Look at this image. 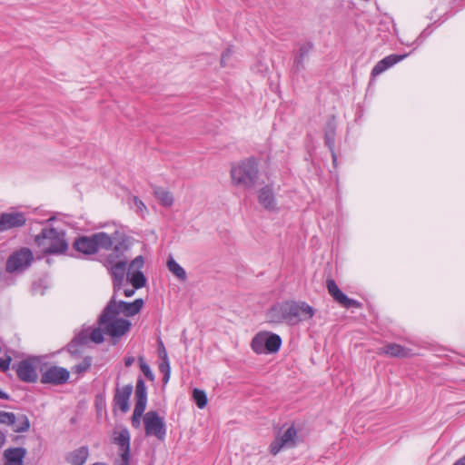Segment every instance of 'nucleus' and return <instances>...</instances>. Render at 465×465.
I'll use <instances>...</instances> for the list:
<instances>
[{
	"label": "nucleus",
	"mask_w": 465,
	"mask_h": 465,
	"mask_svg": "<svg viewBox=\"0 0 465 465\" xmlns=\"http://www.w3.org/2000/svg\"><path fill=\"white\" fill-rule=\"evenodd\" d=\"M314 314L315 310L305 302L284 301L272 305L266 312V318L273 323L296 325L312 319Z\"/></svg>",
	"instance_id": "obj_1"
},
{
	"label": "nucleus",
	"mask_w": 465,
	"mask_h": 465,
	"mask_svg": "<svg viewBox=\"0 0 465 465\" xmlns=\"http://www.w3.org/2000/svg\"><path fill=\"white\" fill-rule=\"evenodd\" d=\"M35 242L45 254H61L68 250L65 232L53 227L43 228Z\"/></svg>",
	"instance_id": "obj_2"
},
{
	"label": "nucleus",
	"mask_w": 465,
	"mask_h": 465,
	"mask_svg": "<svg viewBox=\"0 0 465 465\" xmlns=\"http://www.w3.org/2000/svg\"><path fill=\"white\" fill-rule=\"evenodd\" d=\"M114 244V239L104 232H94L91 235H81L74 239L72 247L74 251L84 255H93L100 250L109 251Z\"/></svg>",
	"instance_id": "obj_3"
},
{
	"label": "nucleus",
	"mask_w": 465,
	"mask_h": 465,
	"mask_svg": "<svg viewBox=\"0 0 465 465\" xmlns=\"http://www.w3.org/2000/svg\"><path fill=\"white\" fill-rule=\"evenodd\" d=\"M258 164L253 158L242 161L231 169L232 183L246 189L252 188L258 178Z\"/></svg>",
	"instance_id": "obj_4"
},
{
	"label": "nucleus",
	"mask_w": 465,
	"mask_h": 465,
	"mask_svg": "<svg viewBox=\"0 0 465 465\" xmlns=\"http://www.w3.org/2000/svg\"><path fill=\"white\" fill-rule=\"evenodd\" d=\"M143 305V300L142 298H138L132 302H127L124 301L117 302L116 293H114L103 310V321L104 322L108 317V314L112 312L114 315H119L122 313L125 317L134 316L140 312Z\"/></svg>",
	"instance_id": "obj_5"
},
{
	"label": "nucleus",
	"mask_w": 465,
	"mask_h": 465,
	"mask_svg": "<svg viewBox=\"0 0 465 465\" xmlns=\"http://www.w3.org/2000/svg\"><path fill=\"white\" fill-rule=\"evenodd\" d=\"M109 237L114 239L113 247L110 249L112 252L107 254L104 259V265L106 269L114 264L120 262L123 260H127L124 255L125 252L129 249V237L119 231H114Z\"/></svg>",
	"instance_id": "obj_6"
},
{
	"label": "nucleus",
	"mask_w": 465,
	"mask_h": 465,
	"mask_svg": "<svg viewBox=\"0 0 465 465\" xmlns=\"http://www.w3.org/2000/svg\"><path fill=\"white\" fill-rule=\"evenodd\" d=\"M98 324L103 328L104 333L113 339L121 338L127 333L132 326L129 320L124 318H118V315L112 313L108 314L105 321H103V312L98 318Z\"/></svg>",
	"instance_id": "obj_7"
},
{
	"label": "nucleus",
	"mask_w": 465,
	"mask_h": 465,
	"mask_svg": "<svg viewBox=\"0 0 465 465\" xmlns=\"http://www.w3.org/2000/svg\"><path fill=\"white\" fill-rule=\"evenodd\" d=\"M282 346V338L275 333L259 332L252 340L251 347L257 354L277 352Z\"/></svg>",
	"instance_id": "obj_8"
},
{
	"label": "nucleus",
	"mask_w": 465,
	"mask_h": 465,
	"mask_svg": "<svg viewBox=\"0 0 465 465\" xmlns=\"http://www.w3.org/2000/svg\"><path fill=\"white\" fill-rule=\"evenodd\" d=\"M41 379L43 384H50L58 386L65 384L70 377V372L66 368L56 365L43 364L40 369Z\"/></svg>",
	"instance_id": "obj_9"
},
{
	"label": "nucleus",
	"mask_w": 465,
	"mask_h": 465,
	"mask_svg": "<svg viewBox=\"0 0 465 465\" xmlns=\"http://www.w3.org/2000/svg\"><path fill=\"white\" fill-rule=\"evenodd\" d=\"M33 260L32 251L27 247H22L7 258L5 271L9 273L24 272L31 265Z\"/></svg>",
	"instance_id": "obj_10"
},
{
	"label": "nucleus",
	"mask_w": 465,
	"mask_h": 465,
	"mask_svg": "<svg viewBox=\"0 0 465 465\" xmlns=\"http://www.w3.org/2000/svg\"><path fill=\"white\" fill-rule=\"evenodd\" d=\"M144 431L146 436H154L159 440H163L166 436V425L164 418L157 411H150L143 415Z\"/></svg>",
	"instance_id": "obj_11"
},
{
	"label": "nucleus",
	"mask_w": 465,
	"mask_h": 465,
	"mask_svg": "<svg viewBox=\"0 0 465 465\" xmlns=\"http://www.w3.org/2000/svg\"><path fill=\"white\" fill-rule=\"evenodd\" d=\"M39 362L35 357H30L13 364L18 379L24 382L35 383L37 381L38 374L35 364Z\"/></svg>",
	"instance_id": "obj_12"
},
{
	"label": "nucleus",
	"mask_w": 465,
	"mask_h": 465,
	"mask_svg": "<svg viewBox=\"0 0 465 465\" xmlns=\"http://www.w3.org/2000/svg\"><path fill=\"white\" fill-rule=\"evenodd\" d=\"M326 288L332 299L343 308L350 309L361 307V303L360 302L351 299L343 293L332 278H328L326 280Z\"/></svg>",
	"instance_id": "obj_13"
},
{
	"label": "nucleus",
	"mask_w": 465,
	"mask_h": 465,
	"mask_svg": "<svg viewBox=\"0 0 465 465\" xmlns=\"http://www.w3.org/2000/svg\"><path fill=\"white\" fill-rule=\"evenodd\" d=\"M297 430L293 426L289 427L282 436H278L270 445V452L276 455L282 448H292L296 444Z\"/></svg>",
	"instance_id": "obj_14"
},
{
	"label": "nucleus",
	"mask_w": 465,
	"mask_h": 465,
	"mask_svg": "<svg viewBox=\"0 0 465 465\" xmlns=\"http://www.w3.org/2000/svg\"><path fill=\"white\" fill-rule=\"evenodd\" d=\"M25 223L26 217L24 213H3L0 214V232L22 227Z\"/></svg>",
	"instance_id": "obj_15"
},
{
	"label": "nucleus",
	"mask_w": 465,
	"mask_h": 465,
	"mask_svg": "<svg viewBox=\"0 0 465 465\" xmlns=\"http://www.w3.org/2000/svg\"><path fill=\"white\" fill-rule=\"evenodd\" d=\"M127 263V260H123L107 269L112 277L114 293H117L123 287Z\"/></svg>",
	"instance_id": "obj_16"
},
{
	"label": "nucleus",
	"mask_w": 465,
	"mask_h": 465,
	"mask_svg": "<svg viewBox=\"0 0 465 465\" xmlns=\"http://www.w3.org/2000/svg\"><path fill=\"white\" fill-rule=\"evenodd\" d=\"M133 385L127 384L123 388L116 387L114 396V404L118 407L123 413H126L129 409V400L133 392Z\"/></svg>",
	"instance_id": "obj_17"
},
{
	"label": "nucleus",
	"mask_w": 465,
	"mask_h": 465,
	"mask_svg": "<svg viewBox=\"0 0 465 465\" xmlns=\"http://www.w3.org/2000/svg\"><path fill=\"white\" fill-rule=\"evenodd\" d=\"M313 49L312 42H306L300 45L294 58L292 64V71L298 74L305 69L304 63L308 60L310 52Z\"/></svg>",
	"instance_id": "obj_18"
},
{
	"label": "nucleus",
	"mask_w": 465,
	"mask_h": 465,
	"mask_svg": "<svg viewBox=\"0 0 465 465\" xmlns=\"http://www.w3.org/2000/svg\"><path fill=\"white\" fill-rule=\"evenodd\" d=\"M406 56H407V54H390V55L384 57L383 59L380 60L371 70V77H376V76L380 75L387 69L391 68L397 63L402 61Z\"/></svg>",
	"instance_id": "obj_19"
},
{
	"label": "nucleus",
	"mask_w": 465,
	"mask_h": 465,
	"mask_svg": "<svg viewBox=\"0 0 465 465\" xmlns=\"http://www.w3.org/2000/svg\"><path fill=\"white\" fill-rule=\"evenodd\" d=\"M335 135H336V124L334 120V116L329 119L324 127V143L325 145L329 148L331 153V157L333 160V163H336L337 157L334 153V143H335Z\"/></svg>",
	"instance_id": "obj_20"
},
{
	"label": "nucleus",
	"mask_w": 465,
	"mask_h": 465,
	"mask_svg": "<svg viewBox=\"0 0 465 465\" xmlns=\"http://www.w3.org/2000/svg\"><path fill=\"white\" fill-rule=\"evenodd\" d=\"M411 350L397 343H387L379 349V354L388 355L394 358H407L411 355Z\"/></svg>",
	"instance_id": "obj_21"
},
{
	"label": "nucleus",
	"mask_w": 465,
	"mask_h": 465,
	"mask_svg": "<svg viewBox=\"0 0 465 465\" xmlns=\"http://www.w3.org/2000/svg\"><path fill=\"white\" fill-rule=\"evenodd\" d=\"M26 450L23 447L8 448L4 451V465H24Z\"/></svg>",
	"instance_id": "obj_22"
},
{
	"label": "nucleus",
	"mask_w": 465,
	"mask_h": 465,
	"mask_svg": "<svg viewBox=\"0 0 465 465\" xmlns=\"http://www.w3.org/2000/svg\"><path fill=\"white\" fill-rule=\"evenodd\" d=\"M134 407L146 409L147 404V388L145 382L142 377H138L134 391Z\"/></svg>",
	"instance_id": "obj_23"
},
{
	"label": "nucleus",
	"mask_w": 465,
	"mask_h": 465,
	"mask_svg": "<svg viewBox=\"0 0 465 465\" xmlns=\"http://www.w3.org/2000/svg\"><path fill=\"white\" fill-rule=\"evenodd\" d=\"M258 201L267 210H274L276 208L275 197L272 189L268 185L262 187L258 194Z\"/></svg>",
	"instance_id": "obj_24"
},
{
	"label": "nucleus",
	"mask_w": 465,
	"mask_h": 465,
	"mask_svg": "<svg viewBox=\"0 0 465 465\" xmlns=\"http://www.w3.org/2000/svg\"><path fill=\"white\" fill-rule=\"evenodd\" d=\"M89 450L86 446H82L66 456V461L72 465H84L88 458Z\"/></svg>",
	"instance_id": "obj_25"
},
{
	"label": "nucleus",
	"mask_w": 465,
	"mask_h": 465,
	"mask_svg": "<svg viewBox=\"0 0 465 465\" xmlns=\"http://www.w3.org/2000/svg\"><path fill=\"white\" fill-rule=\"evenodd\" d=\"M114 442L121 449V453L130 454V433L127 429H123L114 437Z\"/></svg>",
	"instance_id": "obj_26"
},
{
	"label": "nucleus",
	"mask_w": 465,
	"mask_h": 465,
	"mask_svg": "<svg viewBox=\"0 0 465 465\" xmlns=\"http://www.w3.org/2000/svg\"><path fill=\"white\" fill-rule=\"evenodd\" d=\"M153 194L163 206L170 207L173 205V197L168 190L160 186H154Z\"/></svg>",
	"instance_id": "obj_27"
},
{
	"label": "nucleus",
	"mask_w": 465,
	"mask_h": 465,
	"mask_svg": "<svg viewBox=\"0 0 465 465\" xmlns=\"http://www.w3.org/2000/svg\"><path fill=\"white\" fill-rule=\"evenodd\" d=\"M168 270L175 275L179 280L184 282L187 279L185 270L174 261L173 257H170L167 262Z\"/></svg>",
	"instance_id": "obj_28"
},
{
	"label": "nucleus",
	"mask_w": 465,
	"mask_h": 465,
	"mask_svg": "<svg viewBox=\"0 0 465 465\" xmlns=\"http://www.w3.org/2000/svg\"><path fill=\"white\" fill-rule=\"evenodd\" d=\"M13 426V430L15 432H25L30 429V420L25 414H19L16 416V421Z\"/></svg>",
	"instance_id": "obj_29"
},
{
	"label": "nucleus",
	"mask_w": 465,
	"mask_h": 465,
	"mask_svg": "<svg viewBox=\"0 0 465 465\" xmlns=\"http://www.w3.org/2000/svg\"><path fill=\"white\" fill-rule=\"evenodd\" d=\"M130 282L134 289H141L146 284V278L142 271L133 272Z\"/></svg>",
	"instance_id": "obj_30"
},
{
	"label": "nucleus",
	"mask_w": 465,
	"mask_h": 465,
	"mask_svg": "<svg viewBox=\"0 0 465 465\" xmlns=\"http://www.w3.org/2000/svg\"><path fill=\"white\" fill-rule=\"evenodd\" d=\"M193 399L199 409H203L206 407L208 399L204 391L197 388L193 389Z\"/></svg>",
	"instance_id": "obj_31"
},
{
	"label": "nucleus",
	"mask_w": 465,
	"mask_h": 465,
	"mask_svg": "<svg viewBox=\"0 0 465 465\" xmlns=\"http://www.w3.org/2000/svg\"><path fill=\"white\" fill-rule=\"evenodd\" d=\"M159 371L163 374V384H166L171 376V368L168 357H162L161 362L159 363Z\"/></svg>",
	"instance_id": "obj_32"
},
{
	"label": "nucleus",
	"mask_w": 465,
	"mask_h": 465,
	"mask_svg": "<svg viewBox=\"0 0 465 465\" xmlns=\"http://www.w3.org/2000/svg\"><path fill=\"white\" fill-rule=\"evenodd\" d=\"M92 362H93V359L92 357L90 356H85L81 362L75 364L74 367H73V371L74 373H77V374H82L85 371H87L91 365H92Z\"/></svg>",
	"instance_id": "obj_33"
},
{
	"label": "nucleus",
	"mask_w": 465,
	"mask_h": 465,
	"mask_svg": "<svg viewBox=\"0 0 465 465\" xmlns=\"http://www.w3.org/2000/svg\"><path fill=\"white\" fill-rule=\"evenodd\" d=\"M15 421L16 415L15 413L0 411V424L12 426Z\"/></svg>",
	"instance_id": "obj_34"
},
{
	"label": "nucleus",
	"mask_w": 465,
	"mask_h": 465,
	"mask_svg": "<svg viewBox=\"0 0 465 465\" xmlns=\"http://www.w3.org/2000/svg\"><path fill=\"white\" fill-rule=\"evenodd\" d=\"M144 411H145L144 409L134 407L132 420H131V423L134 428H135V429L140 428L141 418L143 417Z\"/></svg>",
	"instance_id": "obj_35"
},
{
	"label": "nucleus",
	"mask_w": 465,
	"mask_h": 465,
	"mask_svg": "<svg viewBox=\"0 0 465 465\" xmlns=\"http://www.w3.org/2000/svg\"><path fill=\"white\" fill-rule=\"evenodd\" d=\"M140 363V369L144 376L151 381L154 380L153 372L152 371L150 366L144 361L143 357L138 358Z\"/></svg>",
	"instance_id": "obj_36"
},
{
	"label": "nucleus",
	"mask_w": 465,
	"mask_h": 465,
	"mask_svg": "<svg viewBox=\"0 0 465 465\" xmlns=\"http://www.w3.org/2000/svg\"><path fill=\"white\" fill-rule=\"evenodd\" d=\"M104 334H105V333L103 331V328L99 326V328L94 329L91 331V334H90L89 338L94 343L99 344V343H102L104 341Z\"/></svg>",
	"instance_id": "obj_37"
},
{
	"label": "nucleus",
	"mask_w": 465,
	"mask_h": 465,
	"mask_svg": "<svg viewBox=\"0 0 465 465\" xmlns=\"http://www.w3.org/2000/svg\"><path fill=\"white\" fill-rule=\"evenodd\" d=\"M144 264V259L142 255L136 256L129 264V272L130 271H141V269L143 267Z\"/></svg>",
	"instance_id": "obj_38"
},
{
	"label": "nucleus",
	"mask_w": 465,
	"mask_h": 465,
	"mask_svg": "<svg viewBox=\"0 0 465 465\" xmlns=\"http://www.w3.org/2000/svg\"><path fill=\"white\" fill-rule=\"evenodd\" d=\"M11 361L12 358L10 356L0 358V370L2 371H6L10 367Z\"/></svg>",
	"instance_id": "obj_39"
},
{
	"label": "nucleus",
	"mask_w": 465,
	"mask_h": 465,
	"mask_svg": "<svg viewBox=\"0 0 465 465\" xmlns=\"http://www.w3.org/2000/svg\"><path fill=\"white\" fill-rule=\"evenodd\" d=\"M79 344L74 339L67 344V351L71 354H77L79 352Z\"/></svg>",
	"instance_id": "obj_40"
},
{
	"label": "nucleus",
	"mask_w": 465,
	"mask_h": 465,
	"mask_svg": "<svg viewBox=\"0 0 465 465\" xmlns=\"http://www.w3.org/2000/svg\"><path fill=\"white\" fill-rule=\"evenodd\" d=\"M74 340L76 341L77 344L81 346L86 344L90 338L87 336V334L81 332L77 336H75Z\"/></svg>",
	"instance_id": "obj_41"
},
{
	"label": "nucleus",
	"mask_w": 465,
	"mask_h": 465,
	"mask_svg": "<svg viewBox=\"0 0 465 465\" xmlns=\"http://www.w3.org/2000/svg\"><path fill=\"white\" fill-rule=\"evenodd\" d=\"M114 465H130V454L127 452L120 453V461Z\"/></svg>",
	"instance_id": "obj_42"
},
{
	"label": "nucleus",
	"mask_w": 465,
	"mask_h": 465,
	"mask_svg": "<svg viewBox=\"0 0 465 465\" xmlns=\"http://www.w3.org/2000/svg\"><path fill=\"white\" fill-rule=\"evenodd\" d=\"M231 55H232V51L230 49H226L222 54V56H221V64H222V66H225V62H226L227 59L230 58Z\"/></svg>",
	"instance_id": "obj_43"
},
{
	"label": "nucleus",
	"mask_w": 465,
	"mask_h": 465,
	"mask_svg": "<svg viewBox=\"0 0 465 465\" xmlns=\"http://www.w3.org/2000/svg\"><path fill=\"white\" fill-rule=\"evenodd\" d=\"M159 355L161 359L162 357H168L166 350L162 341H159Z\"/></svg>",
	"instance_id": "obj_44"
},
{
	"label": "nucleus",
	"mask_w": 465,
	"mask_h": 465,
	"mask_svg": "<svg viewBox=\"0 0 465 465\" xmlns=\"http://www.w3.org/2000/svg\"><path fill=\"white\" fill-rule=\"evenodd\" d=\"M134 362V357H133V356H129L124 359V365L126 367L132 366Z\"/></svg>",
	"instance_id": "obj_45"
},
{
	"label": "nucleus",
	"mask_w": 465,
	"mask_h": 465,
	"mask_svg": "<svg viewBox=\"0 0 465 465\" xmlns=\"http://www.w3.org/2000/svg\"><path fill=\"white\" fill-rule=\"evenodd\" d=\"M135 290H136V289H134V287H133V289H125V290L124 291V294L126 297H132V296L134 294Z\"/></svg>",
	"instance_id": "obj_46"
},
{
	"label": "nucleus",
	"mask_w": 465,
	"mask_h": 465,
	"mask_svg": "<svg viewBox=\"0 0 465 465\" xmlns=\"http://www.w3.org/2000/svg\"><path fill=\"white\" fill-rule=\"evenodd\" d=\"M6 440L5 434L0 430V449L5 445Z\"/></svg>",
	"instance_id": "obj_47"
},
{
	"label": "nucleus",
	"mask_w": 465,
	"mask_h": 465,
	"mask_svg": "<svg viewBox=\"0 0 465 465\" xmlns=\"http://www.w3.org/2000/svg\"><path fill=\"white\" fill-rule=\"evenodd\" d=\"M452 465H465V455L457 460Z\"/></svg>",
	"instance_id": "obj_48"
},
{
	"label": "nucleus",
	"mask_w": 465,
	"mask_h": 465,
	"mask_svg": "<svg viewBox=\"0 0 465 465\" xmlns=\"http://www.w3.org/2000/svg\"><path fill=\"white\" fill-rule=\"evenodd\" d=\"M0 399L1 400H9L10 396L6 392L0 390Z\"/></svg>",
	"instance_id": "obj_49"
},
{
	"label": "nucleus",
	"mask_w": 465,
	"mask_h": 465,
	"mask_svg": "<svg viewBox=\"0 0 465 465\" xmlns=\"http://www.w3.org/2000/svg\"><path fill=\"white\" fill-rule=\"evenodd\" d=\"M134 203H135V204H136L139 208H140L141 206L145 207V206H144V204H143V203L141 200H139L137 197H135V198H134Z\"/></svg>",
	"instance_id": "obj_50"
}]
</instances>
